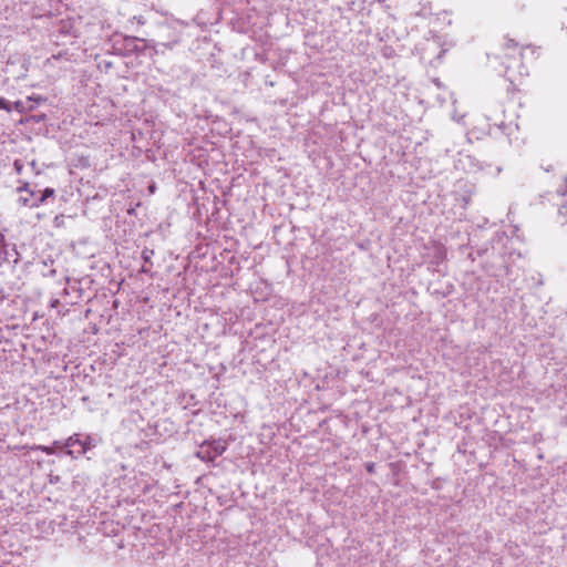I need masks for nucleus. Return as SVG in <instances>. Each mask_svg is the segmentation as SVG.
I'll return each instance as SVG.
<instances>
[{
    "label": "nucleus",
    "instance_id": "nucleus-1",
    "mask_svg": "<svg viewBox=\"0 0 567 567\" xmlns=\"http://www.w3.org/2000/svg\"><path fill=\"white\" fill-rule=\"evenodd\" d=\"M65 453L71 457H78L95 446L94 440L86 435L81 439L80 434H73L64 441Z\"/></svg>",
    "mask_w": 567,
    "mask_h": 567
},
{
    "label": "nucleus",
    "instance_id": "nucleus-2",
    "mask_svg": "<svg viewBox=\"0 0 567 567\" xmlns=\"http://www.w3.org/2000/svg\"><path fill=\"white\" fill-rule=\"evenodd\" d=\"M226 449L227 444L221 440L205 442L200 445L196 456L203 461H214L216 457L221 455Z\"/></svg>",
    "mask_w": 567,
    "mask_h": 567
},
{
    "label": "nucleus",
    "instance_id": "nucleus-3",
    "mask_svg": "<svg viewBox=\"0 0 567 567\" xmlns=\"http://www.w3.org/2000/svg\"><path fill=\"white\" fill-rule=\"evenodd\" d=\"M40 101H43L42 97H32L29 96L27 101H17L13 103L14 110H17L19 113H25L33 111L35 109V104Z\"/></svg>",
    "mask_w": 567,
    "mask_h": 567
},
{
    "label": "nucleus",
    "instance_id": "nucleus-4",
    "mask_svg": "<svg viewBox=\"0 0 567 567\" xmlns=\"http://www.w3.org/2000/svg\"><path fill=\"white\" fill-rule=\"evenodd\" d=\"M54 195V189L53 188H45L43 194L40 196V198L34 202L31 206H39L41 205L42 203H44V200L48 198V197H51Z\"/></svg>",
    "mask_w": 567,
    "mask_h": 567
},
{
    "label": "nucleus",
    "instance_id": "nucleus-5",
    "mask_svg": "<svg viewBox=\"0 0 567 567\" xmlns=\"http://www.w3.org/2000/svg\"><path fill=\"white\" fill-rule=\"evenodd\" d=\"M31 450H39V451H42L44 452L45 454L48 455H51L54 453V449L53 446H45V445H34L31 447Z\"/></svg>",
    "mask_w": 567,
    "mask_h": 567
},
{
    "label": "nucleus",
    "instance_id": "nucleus-6",
    "mask_svg": "<svg viewBox=\"0 0 567 567\" xmlns=\"http://www.w3.org/2000/svg\"><path fill=\"white\" fill-rule=\"evenodd\" d=\"M0 109L6 110L7 112H11L13 107V104H11L9 101H7L3 97H0Z\"/></svg>",
    "mask_w": 567,
    "mask_h": 567
},
{
    "label": "nucleus",
    "instance_id": "nucleus-7",
    "mask_svg": "<svg viewBox=\"0 0 567 567\" xmlns=\"http://www.w3.org/2000/svg\"><path fill=\"white\" fill-rule=\"evenodd\" d=\"M53 447H56V449H62V447H64V449H65V446H64V442H62V441H54V442H53Z\"/></svg>",
    "mask_w": 567,
    "mask_h": 567
},
{
    "label": "nucleus",
    "instance_id": "nucleus-8",
    "mask_svg": "<svg viewBox=\"0 0 567 567\" xmlns=\"http://www.w3.org/2000/svg\"><path fill=\"white\" fill-rule=\"evenodd\" d=\"M506 47H507L508 49H509V48H512V47H513V48H516V47H517V44H516L513 40H508V41H507Z\"/></svg>",
    "mask_w": 567,
    "mask_h": 567
},
{
    "label": "nucleus",
    "instance_id": "nucleus-9",
    "mask_svg": "<svg viewBox=\"0 0 567 567\" xmlns=\"http://www.w3.org/2000/svg\"><path fill=\"white\" fill-rule=\"evenodd\" d=\"M367 468H368V471H369V472H372V471H373V465H372V464H370V465H368V467H367Z\"/></svg>",
    "mask_w": 567,
    "mask_h": 567
},
{
    "label": "nucleus",
    "instance_id": "nucleus-10",
    "mask_svg": "<svg viewBox=\"0 0 567 567\" xmlns=\"http://www.w3.org/2000/svg\"><path fill=\"white\" fill-rule=\"evenodd\" d=\"M21 200H22L23 205H27V204H28V199H27V198H23V199H21Z\"/></svg>",
    "mask_w": 567,
    "mask_h": 567
}]
</instances>
